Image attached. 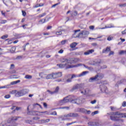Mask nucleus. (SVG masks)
<instances>
[{"instance_id":"f257e3e1","label":"nucleus","mask_w":126,"mask_h":126,"mask_svg":"<svg viewBox=\"0 0 126 126\" xmlns=\"http://www.w3.org/2000/svg\"><path fill=\"white\" fill-rule=\"evenodd\" d=\"M113 114L114 116H119V117L110 116V120L113 122H120V123H124V120L122 119L124 118H126V113H123L120 112H115L113 113Z\"/></svg>"},{"instance_id":"f03ea898","label":"nucleus","mask_w":126,"mask_h":126,"mask_svg":"<svg viewBox=\"0 0 126 126\" xmlns=\"http://www.w3.org/2000/svg\"><path fill=\"white\" fill-rule=\"evenodd\" d=\"M82 64L79 63L76 65H67V63H65V64L60 63L57 64V66H59L60 68H64L65 67V69H68V68H72L73 67H78V66H81Z\"/></svg>"},{"instance_id":"7ed1b4c3","label":"nucleus","mask_w":126,"mask_h":126,"mask_svg":"<svg viewBox=\"0 0 126 126\" xmlns=\"http://www.w3.org/2000/svg\"><path fill=\"white\" fill-rule=\"evenodd\" d=\"M80 32V30L74 31V33L72 35L73 38H81L82 37V33Z\"/></svg>"},{"instance_id":"20e7f679","label":"nucleus","mask_w":126,"mask_h":126,"mask_svg":"<svg viewBox=\"0 0 126 126\" xmlns=\"http://www.w3.org/2000/svg\"><path fill=\"white\" fill-rule=\"evenodd\" d=\"M68 97H64L63 99L61 100L58 102V105L59 106H63V105H64L65 103H68L69 102V100L68 99Z\"/></svg>"},{"instance_id":"39448f33","label":"nucleus","mask_w":126,"mask_h":126,"mask_svg":"<svg viewBox=\"0 0 126 126\" xmlns=\"http://www.w3.org/2000/svg\"><path fill=\"white\" fill-rule=\"evenodd\" d=\"M85 100V98L78 97L76 98V104L80 105L83 103V101Z\"/></svg>"},{"instance_id":"423d86ee","label":"nucleus","mask_w":126,"mask_h":126,"mask_svg":"<svg viewBox=\"0 0 126 126\" xmlns=\"http://www.w3.org/2000/svg\"><path fill=\"white\" fill-rule=\"evenodd\" d=\"M78 61H79L78 58H69V63L70 64H71V63H76Z\"/></svg>"},{"instance_id":"0eeeda50","label":"nucleus","mask_w":126,"mask_h":126,"mask_svg":"<svg viewBox=\"0 0 126 126\" xmlns=\"http://www.w3.org/2000/svg\"><path fill=\"white\" fill-rule=\"evenodd\" d=\"M100 91L102 93H107V87L105 85H100Z\"/></svg>"},{"instance_id":"6e6552de","label":"nucleus","mask_w":126,"mask_h":126,"mask_svg":"<svg viewBox=\"0 0 126 126\" xmlns=\"http://www.w3.org/2000/svg\"><path fill=\"white\" fill-rule=\"evenodd\" d=\"M94 81H98V74L94 77L90 78L89 80V82H94Z\"/></svg>"},{"instance_id":"1a4fd4ad","label":"nucleus","mask_w":126,"mask_h":126,"mask_svg":"<svg viewBox=\"0 0 126 126\" xmlns=\"http://www.w3.org/2000/svg\"><path fill=\"white\" fill-rule=\"evenodd\" d=\"M37 113H38V112L37 111H32V116H39V114ZM39 113H40V114H46L47 113V112H39Z\"/></svg>"},{"instance_id":"9d476101","label":"nucleus","mask_w":126,"mask_h":126,"mask_svg":"<svg viewBox=\"0 0 126 126\" xmlns=\"http://www.w3.org/2000/svg\"><path fill=\"white\" fill-rule=\"evenodd\" d=\"M15 93L16 97H21V96H24L21 90L19 91H15Z\"/></svg>"},{"instance_id":"9b49d317","label":"nucleus","mask_w":126,"mask_h":126,"mask_svg":"<svg viewBox=\"0 0 126 126\" xmlns=\"http://www.w3.org/2000/svg\"><path fill=\"white\" fill-rule=\"evenodd\" d=\"M93 53H94V50L91 49V50H88L86 52H84V54L85 56H88V55H90V54H92Z\"/></svg>"},{"instance_id":"f8f14e48","label":"nucleus","mask_w":126,"mask_h":126,"mask_svg":"<svg viewBox=\"0 0 126 126\" xmlns=\"http://www.w3.org/2000/svg\"><path fill=\"white\" fill-rule=\"evenodd\" d=\"M61 62L62 63H67V65H68L67 64L69 63V58H63L62 60H61Z\"/></svg>"},{"instance_id":"ddd939ff","label":"nucleus","mask_w":126,"mask_h":126,"mask_svg":"<svg viewBox=\"0 0 126 126\" xmlns=\"http://www.w3.org/2000/svg\"><path fill=\"white\" fill-rule=\"evenodd\" d=\"M89 73V71H85L82 72L81 74H79V77H81V76H84V75H86V74H88Z\"/></svg>"},{"instance_id":"4468645a","label":"nucleus","mask_w":126,"mask_h":126,"mask_svg":"<svg viewBox=\"0 0 126 126\" xmlns=\"http://www.w3.org/2000/svg\"><path fill=\"white\" fill-rule=\"evenodd\" d=\"M111 51V48L110 47H106V49H104L102 50V54H106V53H108V52H110Z\"/></svg>"},{"instance_id":"2eb2a0df","label":"nucleus","mask_w":126,"mask_h":126,"mask_svg":"<svg viewBox=\"0 0 126 126\" xmlns=\"http://www.w3.org/2000/svg\"><path fill=\"white\" fill-rule=\"evenodd\" d=\"M22 93H23V95L24 96V95H26V94H27L29 92V90L27 89H23L21 90Z\"/></svg>"},{"instance_id":"dca6fc26","label":"nucleus","mask_w":126,"mask_h":126,"mask_svg":"<svg viewBox=\"0 0 126 126\" xmlns=\"http://www.w3.org/2000/svg\"><path fill=\"white\" fill-rule=\"evenodd\" d=\"M77 46V43L76 42H73L70 45V47L71 49H73V48H75Z\"/></svg>"},{"instance_id":"f3484780","label":"nucleus","mask_w":126,"mask_h":126,"mask_svg":"<svg viewBox=\"0 0 126 126\" xmlns=\"http://www.w3.org/2000/svg\"><path fill=\"white\" fill-rule=\"evenodd\" d=\"M71 114V118H76L78 117V114L75 113H70Z\"/></svg>"},{"instance_id":"a211bd4d","label":"nucleus","mask_w":126,"mask_h":126,"mask_svg":"<svg viewBox=\"0 0 126 126\" xmlns=\"http://www.w3.org/2000/svg\"><path fill=\"white\" fill-rule=\"evenodd\" d=\"M77 111L79 112V113H84L85 109L84 108H77Z\"/></svg>"},{"instance_id":"6ab92c4d","label":"nucleus","mask_w":126,"mask_h":126,"mask_svg":"<svg viewBox=\"0 0 126 126\" xmlns=\"http://www.w3.org/2000/svg\"><path fill=\"white\" fill-rule=\"evenodd\" d=\"M82 33V36L89 35V32L87 31H84L81 32Z\"/></svg>"},{"instance_id":"aec40b11","label":"nucleus","mask_w":126,"mask_h":126,"mask_svg":"<svg viewBox=\"0 0 126 126\" xmlns=\"http://www.w3.org/2000/svg\"><path fill=\"white\" fill-rule=\"evenodd\" d=\"M53 78V74H48L46 76V79H52Z\"/></svg>"},{"instance_id":"412c9836","label":"nucleus","mask_w":126,"mask_h":126,"mask_svg":"<svg viewBox=\"0 0 126 126\" xmlns=\"http://www.w3.org/2000/svg\"><path fill=\"white\" fill-rule=\"evenodd\" d=\"M57 109H66V110H68L69 109V107L65 106V107H60L58 108H54L53 110H57Z\"/></svg>"},{"instance_id":"4be33fe9","label":"nucleus","mask_w":126,"mask_h":126,"mask_svg":"<svg viewBox=\"0 0 126 126\" xmlns=\"http://www.w3.org/2000/svg\"><path fill=\"white\" fill-rule=\"evenodd\" d=\"M60 90V87H57L55 90L54 91H53L54 94H58L59 93V91Z\"/></svg>"},{"instance_id":"5701e85b","label":"nucleus","mask_w":126,"mask_h":126,"mask_svg":"<svg viewBox=\"0 0 126 126\" xmlns=\"http://www.w3.org/2000/svg\"><path fill=\"white\" fill-rule=\"evenodd\" d=\"M103 77H104V75H103L102 74H98L97 80H100L102 79Z\"/></svg>"},{"instance_id":"b1692460","label":"nucleus","mask_w":126,"mask_h":126,"mask_svg":"<svg viewBox=\"0 0 126 126\" xmlns=\"http://www.w3.org/2000/svg\"><path fill=\"white\" fill-rule=\"evenodd\" d=\"M79 86V85H78V84L75 85L72 88L71 91H74V90H76V89H78V87Z\"/></svg>"},{"instance_id":"393cba45","label":"nucleus","mask_w":126,"mask_h":126,"mask_svg":"<svg viewBox=\"0 0 126 126\" xmlns=\"http://www.w3.org/2000/svg\"><path fill=\"white\" fill-rule=\"evenodd\" d=\"M90 92V90L88 88L86 89L85 90V95H88L89 94V93Z\"/></svg>"},{"instance_id":"a878e982","label":"nucleus","mask_w":126,"mask_h":126,"mask_svg":"<svg viewBox=\"0 0 126 126\" xmlns=\"http://www.w3.org/2000/svg\"><path fill=\"white\" fill-rule=\"evenodd\" d=\"M88 126H95V122H90L88 123Z\"/></svg>"},{"instance_id":"bb28decb","label":"nucleus","mask_w":126,"mask_h":126,"mask_svg":"<svg viewBox=\"0 0 126 126\" xmlns=\"http://www.w3.org/2000/svg\"><path fill=\"white\" fill-rule=\"evenodd\" d=\"M69 100V102H70L71 103H72V104H76V99H68Z\"/></svg>"},{"instance_id":"cd10ccee","label":"nucleus","mask_w":126,"mask_h":126,"mask_svg":"<svg viewBox=\"0 0 126 126\" xmlns=\"http://www.w3.org/2000/svg\"><path fill=\"white\" fill-rule=\"evenodd\" d=\"M95 126H103V123L101 122V121H99L98 122H95Z\"/></svg>"},{"instance_id":"c85d7f7f","label":"nucleus","mask_w":126,"mask_h":126,"mask_svg":"<svg viewBox=\"0 0 126 126\" xmlns=\"http://www.w3.org/2000/svg\"><path fill=\"white\" fill-rule=\"evenodd\" d=\"M56 75H57V78L63 76V73H62V72H56Z\"/></svg>"},{"instance_id":"c756f323","label":"nucleus","mask_w":126,"mask_h":126,"mask_svg":"<svg viewBox=\"0 0 126 126\" xmlns=\"http://www.w3.org/2000/svg\"><path fill=\"white\" fill-rule=\"evenodd\" d=\"M8 37V35L7 34H5L4 35H2L1 37V39H2V40H5V39H6V38H7Z\"/></svg>"},{"instance_id":"7c9ffc66","label":"nucleus","mask_w":126,"mask_h":126,"mask_svg":"<svg viewBox=\"0 0 126 126\" xmlns=\"http://www.w3.org/2000/svg\"><path fill=\"white\" fill-rule=\"evenodd\" d=\"M64 118H71V113H69L68 114H65L63 116Z\"/></svg>"},{"instance_id":"2f4dec72","label":"nucleus","mask_w":126,"mask_h":126,"mask_svg":"<svg viewBox=\"0 0 126 126\" xmlns=\"http://www.w3.org/2000/svg\"><path fill=\"white\" fill-rule=\"evenodd\" d=\"M25 78H26V79H31V78H32V76L30 75H27L25 76Z\"/></svg>"},{"instance_id":"473e14b6","label":"nucleus","mask_w":126,"mask_h":126,"mask_svg":"<svg viewBox=\"0 0 126 126\" xmlns=\"http://www.w3.org/2000/svg\"><path fill=\"white\" fill-rule=\"evenodd\" d=\"M111 111H112L113 112H115L116 111V110H118L116 107H114V106H110V107Z\"/></svg>"},{"instance_id":"72a5a7b5","label":"nucleus","mask_w":126,"mask_h":126,"mask_svg":"<svg viewBox=\"0 0 126 126\" xmlns=\"http://www.w3.org/2000/svg\"><path fill=\"white\" fill-rule=\"evenodd\" d=\"M57 73H52V78L53 79H56V78H57Z\"/></svg>"},{"instance_id":"f704fd0d","label":"nucleus","mask_w":126,"mask_h":126,"mask_svg":"<svg viewBox=\"0 0 126 126\" xmlns=\"http://www.w3.org/2000/svg\"><path fill=\"white\" fill-rule=\"evenodd\" d=\"M39 22H41L42 24H43V23H45L46 22V18L41 19L39 21Z\"/></svg>"},{"instance_id":"c9c22d12","label":"nucleus","mask_w":126,"mask_h":126,"mask_svg":"<svg viewBox=\"0 0 126 126\" xmlns=\"http://www.w3.org/2000/svg\"><path fill=\"white\" fill-rule=\"evenodd\" d=\"M122 124H123V123H121L120 122H119V123L118 124H114L113 125V126H122Z\"/></svg>"},{"instance_id":"e433bc0d","label":"nucleus","mask_w":126,"mask_h":126,"mask_svg":"<svg viewBox=\"0 0 126 126\" xmlns=\"http://www.w3.org/2000/svg\"><path fill=\"white\" fill-rule=\"evenodd\" d=\"M43 5H44V4H43V3H40L38 4H37L35 5L34 7H35V8L39 7V6H43Z\"/></svg>"},{"instance_id":"4c0bfd02","label":"nucleus","mask_w":126,"mask_h":126,"mask_svg":"<svg viewBox=\"0 0 126 126\" xmlns=\"http://www.w3.org/2000/svg\"><path fill=\"white\" fill-rule=\"evenodd\" d=\"M124 82H125V79H122L118 81L117 84H122V83H124Z\"/></svg>"},{"instance_id":"58836bf2","label":"nucleus","mask_w":126,"mask_h":126,"mask_svg":"<svg viewBox=\"0 0 126 126\" xmlns=\"http://www.w3.org/2000/svg\"><path fill=\"white\" fill-rule=\"evenodd\" d=\"M22 108L20 107H16V108L13 110V112H15V110L16 111H19V110H21Z\"/></svg>"},{"instance_id":"ea45409f","label":"nucleus","mask_w":126,"mask_h":126,"mask_svg":"<svg viewBox=\"0 0 126 126\" xmlns=\"http://www.w3.org/2000/svg\"><path fill=\"white\" fill-rule=\"evenodd\" d=\"M76 123H77V122L76 121H75V122H73L70 123H66V126H70L71 125H72L73 124H76Z\"/></svg>"},{"instance_id":"a19ab883","label":"nucleus","mask_w":126,"mask_h":126,"mask_svg":"<svg viewBox=\"0 0 126 126\" xmlns=\"http://www.w3.org/2000/svg\"><path fill=\"white\" fill-rule=\"evenodd\" d=\"M119 5L120 6V7H125L126 6V3L123 4H119Z\"/></svg>"},{"instance_id":"79ce46f5","label":"nucleus","mask_w":126,"mask_h":126,"mask_svg":"<svg viewBox=\"0 0 126 126\" xmlns=\"http://www.w3.org/2000/svg\"><path fill=\"white\" fill-rule=\"evenodd\" d=\"M98 113H99V111H95L94 112H93L92 113V116H94L95 115H97V114H98Z\"/></svg>"},{"instance_id":"37998d69","label":"nucleus","mask_w":126,"mask_h":126,"mask_svg":"<svg viewBox=\"0 0 126 126\" xmlns=\"http://www.w3.org/2000/svg\"><path fill=\"white\" fill-rule=\"evenodd\" d=\"M28 124H30V125H33L34 123L32 121V120H28L27 121Z\"/></svg>"},{"instance_id":"c03bdc74","label":"nucleus","mask_w":126,"mask_h":126,"mask_svg":"<svg viewBox=\"0 0 126 126\" xmlns=\"http://www.w3.org/2000/svg\"><path fill=\"white\" fill-rule=\"evenodd\" d=\"M56 35H62L63 32H62V31L60 30L59 32H56Z\"/></svg>"},{"instance_id":"a18cd8bd","label":"nucleus","mask_w":126,"mask_h":126,"mask_svg":"<svg viewBox=\"0 0 126 126\" xmlns=\"http://www.w3.org/2000/svg\"><path fill=\"white\" fill-rule=\"evenodd\" d=\"M46 14H47V13H43L39 15L38 17H39V18H41V17H43V16H45V15H46Z\"/></svg>"},{"instance_id":"49530a36","label":"nucleus","mask_w":126,"mask_h":126,"mask_svg":"<svg viewBox=\"0 0 126 126\" xmlns=\"http://www.w3.org/2000/svg\"><path fill=\"white\" fill-rule=\"evenodd\" d=\"M79 86H78V89H80V90H81V89H82V88H83V85L80 84H78Z\"/></svg>"},{"instance_id":"de8ad7c7","label":"nucleus","mask_w":126,"mask_h":126,"mask_svg":"<svg viewBox=\"0 0 126 126\" xmlns=\"http://www.w3.org/2000/svg\"><path fill=\"white\" fill-rule=\"evenodd\" d=\"M0 23L1 24H4V23H6V20H1Z\"/></svg>"},{"instance_id":"09e8293b","label":"nucleus","mask_w":126,"mask_h":126,"mask_svg":"<svg viewBox=\"0 0 126 126\" xmlns=\"http://www.w3.org/2000/svg\"><path fill=\"white\" fill-rule=\"evenodd\" d=\"M60 3H61V2H58V3H56V4H55L51 6L52 8H53V7H56V6H57V5H59V4H60Z\"/></svg>"},{"instance_id":"8fccbe9b","label":"nucleus","mask_w":126,"mask_h":126,"mask_svg":"<svg viewBox=\"0 0 126 126\" xmlns=\"http://www.w3.org/2000/svg\"><path fill=\"white\" fill-rule=\"evenodd\" d=\"M10 53H13L14 52H15V49L14 48L12 47L11 49L10 50Z\"/></svg>"},{"instance_id":"3c124183","label":"nucleus","mask_w":126,"mask_h":126,"mask_svg":"<svg viewBox=\"0 0 126 126\" xmlns=\"http://www.w3.org/2000/svg\"><path fill=\"white\" fill-rule=\"evenodd\" d=\"M84 66L86 68H88V69H89V70H91V69H92V67H89L88 66L85 65H84Z\"/></svg>"},{"instance_id":"603ef678","label":"nucleus","mask_w":126,"mask_h":126,"mask_svg":"<svg viewBox=\"0 0 126 126\" xmlns=\"http://www.w3.org/2000/svg\"><path fill=\"white\" fill-rule=\"evenodd\" d=\"M70 119L68 118H62V121H69Z\"/></svg>"},{"instance_id":"864d4df0","label":"nucleus","mask_w":126,"mask_h":126,"mask_svg":"<svg viewBox=\"0 0 126 126\" xmlns=\"http://www.w3.org/2000/svg\"><path fill=\"white\" fill-rule=\"evenodd\" d=\"M72 80V79L71 78H69V79H68L66 80V82H67V83H69V82H71Z\"/></svg>"},{"instance_id":"5fc2aeb1","label":"nucleus","mask_w":126,"mask_h":126,"mask_svg":"<svg viewBox=\"0 0 126 126\" xmlns=\"http://www.w3.org/2000/svg\"><path fill=\"white\" fill-rule=\"evenodd\" d=\"M95 63H96V64H99L101 63V60H99L97 61H95Z\"/></svg>"},{"instance_id":"6e6d98bb","label":"nucleus","mask_w":126,"mask_h":126,"mask_svg":"<svg viewBox=\"0 0 126 126\" xmlns=\"http://www.w3.org/2000/svg\"><path fill=\"white\" fill-rule=\"evenodd\" d=\"M47 92H48V93H49V94H51V95H53V94H54V92H52V91H50L49 90H48L47 91Z\"/></svg>"},{"instance_id":"4d7b16f0","label":"nucleus","mask_w":126,"mask_h":126,"mask_svg":"<svg viewBox=\"0 0 126 126\" xmlns=\"http://www.w3.org/2000/svg\"><path fill=\"white\" fill-rule=\"evenodd\" d=\"M77 14H78L77 11H74L73 13V15H74V16H76Z\"/></svg>"},{"instance_id":"13d9d810","label":"nucleus","mask_w":126,"mask_h":126,"mask_svg":"<svg viewBox=\"0 0 126 126\" xmlns=\"http://www.w3.org/2000/svg\"><path fill=\"white\" fill-rule=\"evenodd\" d=\"M22 15L24 16H26V12H25V11L24 10H22Z\"/></svg>"},{"instance_id":"bf43d9fd","label":"nucleus","mask_w":126,"mask_h":126,"mask_svg":"<svg viewBox=\"0 0 126 126\" xmlns=\"http://www.w3.org/2000/svg\"><path fill=\"white\" fill-rule=\"evenodd\" d=\"M66 43V40H63L61 41L62 45H64Z\"/></svg>"},{"instance_id":"052dcab7","label":"nucleus","mask_w":126,"mask_h":126,"mask_svg":"<svg viewBox=\"0 0 126 126\" xmlns=\"http://www.w3.org/2000/svg\"><path fill=\"white\" fill-rule=\"evenodd\" d=\"M4 98H5L6 99H8L10 98V94L6 95L4 96Z\"/></svg>"},{"instance_id":"680f3d73","label":"nucleus","mask_w":126,"mask_h":126,"mask_svg":"<svg viewBox=\"0 0 126 126\" xmlns=\"http://www.w3.org/2000/svg\"><path fill=\"white\" fill-rule=\"evenodd\" d=\"M89 28L91 30H94V26H90Z\"/></svg>"},{"instance_id":"e2e57ef3","label":"nucleus","mask_w":126,"mask_h":126,"mask_svg":"<svg viewBox=\"0 0 126 126\" xmlns=\"http://www.w3.org/2000/svg\"><path fill=\"white\" fill-rule=\"evenodd\" d=\"M97 102L96 99L94 100L93 101H91V104H95Z\"/></svg>"},{"instance_id":"0e129e2a","label":"nucleus","mask_w":126,"mask_h":126,"mask_svg":"<svg viewBox=\"0 0 126 126\" xmlns=\"http://www.w3.org/2000/svg\"><path fill=\"white\" fill-rule=\"evenodd\" d=\"M122 34L123 35H125V34H126V29L124 31L122 32Z\"/></svg>"},{"instance_id":"69168bd1","label":"nucleus","mask_w":126,"mask_h":126,"mask_svg":"<svg viewBox=\"0 0 126 126\" xmlns=\"http://www.w3.org/2000/svg\"><path fill=\"white\" fill-rule=\"evenodd\" d=\"M122 106H123V107H126V101H124L123 102Z\"/></svg>"},{"instance_id":"338daca9","label":"nucleus","mask_w":126,"mask_h":126,"mask_svg":"<svg viewBox=\"0 0 126 126\" xmlns=\"http://www.w3.org/2000/svg\"><path fill=\"white\" fill-rule=\"evenodd\" d=\"M81 54H82V53H81V52H76V53H75V55H76V56H77V55H81Z\"/></svg>"},{"instance_id":"774afa93","label":"nucleus","mask_w":126,"mask_h":126,"mask_svg":"<svg viewBox=\"0 0 126 126\" xmlns=\"http://www.w3.org/2000/svg\"><path fill=\"white\" fill-rule=\"evenodd\" d=\"M20 59H22V56H17V58H16L17 60H20Z\"/></svg>"}]
</instances>
